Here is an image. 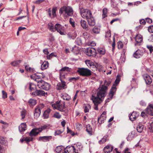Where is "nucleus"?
I'll list each match as a JSON object with an SVG mask.
<instances>
[{"label": "nucleus", "instance_id": "69168bd1", "mask_svg": "<svg viewBox=\"0 0 153 153\" xmlns=\"http://www.w3.org/2000/svg\"><path fill=\"white\" fill-rule=\"evenodd\" d=\"M147 47L149 50L150 53H152V52H153V47L152 46V45H147Z\"/></svg>", "mask_w": 153, "mask_h": 153}, {"label": "nucleus", "instance_id": "a18cd8bd", "mask_svg": "<svg viewBox=\"0 0 153 153\" xmlns=\"http://www.w3.org/2000/svg\"><path fill=\"white\" fill-rule=\"evenodd\" d=\"M57 10L56 7H55L53 8L52 10V15L53 17H54L56 16V11Z\"/></svg>", "mask_w": 153, "mask_h": 153}, {"label": "nucleus", "instance_id": "338daca9", "mask_svg": "<svg viewBox=\"0 0 153 153\" xmlns=\"http://www.w3.org/2000/svg\"><path fill=\"white\" fill-rule=\"evenodd\" d=\"M63 99L64 100H69L71 99V97L68 95H67L65 96H63Z\"/></svg>", "mask_w": 153, "mask_h": 153}, {"label": "nucleus", "instance_id": "de8ad7c7", "mask_svg": "<svg viewBox=\"0 0 153 153\" xmlns=\"http://www.w3.org/2000/svg\"><path fill=\"white\" fill-rule=\"evenodd\" d=\"M76 44L78 45H81L82 44V41L80 38H77L75 41Z\"/></svg>", "mask_w": 153, "mask_h": 153}, {"label": "nucleus", "instance_id": "9b49d317", "mask_svg": "<svg viewBox=\"0 0 153 153\" xmlns=\"http://www.w3.org/2000/svg\"><path fill=\"white\" fill-rule=\"evenodd\" d=\"M61 82L58 83L56 86V88L58 90H61L67 88L66 82L65 81H60Z\"/></svg>", "mask_w": 153, "mask_h": 153}, {"label": "nucleus", "instance_id": "f3484780", "mask_svg": "<svg viewBox=\"0 0 153 153\" xmlns=\"http://www.w3.org/2000/svg\"><path fill=\"white\" fill-rule=\"evenodd\" d=\"M139 115V113L138 112L133 111L131 115H129V119L131 121H133L136 119Z\"/></svg>", "mask_w": 153, "mask_h": 153}, {"label": "nucleus", "instance_id": "ea45409f", "mask_svg": "<svg viewBox=\"0 0 153 153\" xmlns=\"http://www.w3.org/2000/svg\"><path fill=\"white\" fill-rule=\"evenodd\" d=\"M140 50L137 51L133 54L134 56L136 58H139L141 56L140 53Z\"/></svg>", "mask_w": 153, "mask_h": 153}, {"label": "nucleus", "instance_id": "b1692460", "mask_svg": "<svg viewBox=\"0 0 153 153\" xmlns=\"http://www.w3.org/2000/svg\"><path fill=\"white\" fill-rule=\"evenodd\" d=\"M27 125L25 123H22L19 127V131L21 132H23L25 130Z\"/></svg>", "mask_w": 153, "mask_h": 153}, {"label": "nucleus", "instance_id": "f257e3e1", "mask_svg": "<svg viewBox=\"0 0 153 153\" xmlns=\"http://www.w3.org/2000/svg\"><path fill=\"white\" fill-rule=\"evenodd\" d=\"M111 83L110 80H105L103 85H102L100 88L97 89V96L93 95H92L91 99L94 104V109L96 110H98V106L102 101V98L105 96V93L108 89L107 86H109Z\"/></svg>", "mask_w": 153, "mask_h": 153}, {"label": "nucleus", "instance_id": "c9c22d12", "mask_svg": "<svg viewBox=\"0 0 153 153\" xmlns=\"http://www.w3.org/2000/svg\"><path fill=\"white\" fill-rule=\"evenodd\" d=\"M25 68L26 71L30 72L32 73L34 72V68L29 67V65H25Z\"/></svg>", "mask_w": 153, "mask_h": 153}, {"label": "nucleus", "instance_id": "7ed1b4c3", "mask_svg": "<svg viewBox=\"0 0 153 153\" xmlns=\"http://www.w3.org/2000/svg\"><path fill=\"white\" fill-rule=\"evenodd\" d=\"M59 13L61 14H63L65 19L69 16H72L73 13L72 8L68 6H64L61 7L59 10Z\"/></svg>", "mask_w": 153, "mask_h": 153}, {"label": "nucleus", "instance_id": "2eb2a0df", "mask_svg": "<svg viewBox=\"0 0 153 153\" xmlns=\"http://www.w3.org/2000/svg\"><path fill=\"white\" fill-rule=\"evenodd\" d=\"M143 77L147 85H150L152 82V79L149 75L147 74H145L143 76Z\"/></svg>", "mask_w": 153, "mask_h": 153}, {"label": "nucleus", "instance_id": "9d476101", "mask_svg": "<svg viewBox=\"0 0 153 153\" xmlns=\"http://www.w3.org/2000/svg\"><path fill=\"white\" fill-rule=\"evenodd\" d=\"M33 97L37 96H45V92L42 90L36 89L35 91H33L30 93Z\"/></svg>", "mask_w": 153, "mask_h": 153}, {"label": "nucleus", "instance_id": "603ef678", "mask_svg": "<svg viewBox=\"0 0 153 153\" xmlns=\"http://www.w3.org/2000/svg\"><path fill=\"white\" fill-rule=\"evenodd\" d=\"M53 117L57 119H60L61 116L58 112H56L54 114Z\"/></svg>", "mask_w": 153, "mask_h": 153}, {"label": "nucleus", "instance_id": "5fc2aeb1", "mask_svg": "<svg viewBox=\"0 0 153 153\" xmlns=\"http://www.w3.org/2000/svg\"><path fill=\"white\" fill-rule=\"evenodd\" d=\"M111 31L110 30L108 31L106 33L105 35V37L109 39V38L111 37Z\"/></svg>", "mask_w": 153, "mask_h": 153}, {"label": "nucleus", "instance_id": "3c124183", "mask_svg": "<svg viewBox=\"0 0 153 153\" xmlns=\"http://www.w3.org/2000/svg\"><path fill=\"white\" fill-rule=\"evenodd\" d=\"M53 56L56 57V56L55 55L54 53H52L49 55H48L47 56V58L48 59H50Z\"/></svg>", "mask_w": 153, "mask_h": 153}, {"label": "nucleus", "instance_id": "c03bdc74", "mask_svg": "<svg viewBox=\"0 0 153 153\" xmlns=\"http://www.w3.org/2000/svg\"><path fill=\"white\" fill-rule=\"evenodd\" d=\"M49 128V126L47 125H45L41 126V128H38L39 131L41 132L43 130L47 129Z\"/></svg>", "mask_w": 153, "mask_h": 153}, {"label": "nucleus", "instance_id": "052dcab7", "mask_svg": "<svg viewBox=\"0 0 153 153\" xmlns=\"http://www.w3.org/2000/svg\"><path fill=\"white\" fill-rule=\"evenodd\" d=\"M2 97L3 99H5L7 97V93L4 91L2 90Z\"/></svg>", "mask_w": 153, "mask_h": 153}, {"label": "nucleus", "instance_id": "72a5a7b5", "mask_svg": "<svg viewBox=\"0 0 153 153\" xmlns=\"http://www.w3.org/2000/svg\"><path fill=\"white\" fill-rule=\"evenodd\" d=\"M80 24L82 27L84 29H86L88 27V25L85 20H81Z\"/></svg>", "mask_w": 153, "mask_h": 153}, {"label": "nucleus", "instance_id": "473e14b6", "mask_svg": "<svg viewBox=\"0 0 153 153\" xmlns=\"http://www.w3.org/2000/svg\"><path fill=\"white\" fill-rule=\"evenodd\" d=\"M59 79L60 81H65L66 80L65 73L64 72H59Z\"/></svg>", "mask_w": 153, "mask_h": 153}, {"label": "nucleus", "instance_id": "bf43d9fd", "mask_svg": "<svg viewBox=\"0 0 153 153\" xmlns=\"http://www.w3.org/2000/svg\"><path fill=\"white\" fill-rule=\"evenodd\" d=\"M106 138L104 137L102 138L101 140L99 141V143L100 144H102L105 142L106 141Z\"/></svg>", "mask_w": 153, "mask_h": 153}, {"label": "nucleus", "instance_id": "bb28decb", "mask_svg": "<svg viewBox=\"0 0 153 153\" xmlns=\"http://www.w3.org/2000/svg\"><path fill=\"white\" fill-rule=\"evenodd\" d=\"M68 38L70 39H74L76 37L77 34L76 33L71 32L68 33L67 34Z\"/></svg>", "mask_w": 153, "mask_h": 153}, {"label": "nucleus", "instance_id": "a211bd4d", "mask_svg": "<svg viewBox=\"0 0 153 153\" xmlns=\"http://www.w3.org/2000/svg\"><path fill=\"white\" fill-rule=\"evenodd\" d=\"M51 139L52 136H40L39 137L38 140L43 142H47L49 141Z\"/></svg>", "mask_w": 153, "mask_h": 153}, {"label": "nucleus", "instance_id": "09e8293b", "mask_svg": "<svg viewBox=\"0 0 153 153\" xmlns=\"http://www.w3.org/2000/svg\"><path fill=\"white\" fill-rule=\"evenodd\" d=\"M123 44L121 41H119L117 42V47L119 49H121L123 48Z\"/></svg>", "mask_w": 153, "mask_h": 153}, {"label": "nucleus", "instance_id": "412c9836", "mask_svg": "<svg viewBox=\"0 0 153 153\" xmlns=\"http://www.w3.org/2000/svg\"><path fill=\"white\" fill-rule=\"evenodd\" d=\"M69 153H76V149L73 146H68L66 148Z\"/></svg>", "mask_w": 153, "mask_h": 153}, {"label": "nucleus", "instance_id": "e2e57ef3", "mask_svg": "<svg viewBox=\"0 0 153 153\" xmlns=\"http://www.w3.org/2000/svg\"><path fill=\"white\" fill-rule=\"evenodd\" d=\"M76 128L78 130H79L82 128V125L81 124L77 123L76 124Z\"/></svg>", "mask_w": 153, "mask_h": 153}, {"label": "nucleus", "instance_id": "393cba45", "mask_svg": "<svg viewBox=\"0 0 153 153\" xmlns=\"http://www.w3.org/2000/svg\"><path fill=\"white\" fill-rule=\"evenodd\" d=\"M33 140V138L32 137H23L22 139L20 140V142L21 143H22L23 141H25L27 143H28L29 142L32 141Z\"/></svg>", "mask_w": 153, "mask_h": 153}, {"label": "nucleus", "instance_id": "49530a36", "mask_svg": "<svg viewBox=\"0 0 153 153\" xmlns=\"http://www.w3.org/2000/svg\"><path fill=\"white\" fill-rule=\"evenodd\" d=\"M63 149V147L62 146H58L56 148L55 151L56 152L59 153L61 152Z\"/></svg>", "mask_w": 153, "mask_h": 153}, {"label": "nucleus", "instance_id": "4d7b16f0", "mask_svg": "<svg viewBox=\"0 0 153 153\" xmlns=\"http://www.w3.org/2000/svg\"><path fill=\"white\" fill-rule=\"evenodd\" d=\"M79 79V77H71L69 79V80L71 82L75 81L76 80H78Z\"/></svg>", "mask_w": 153, "mask_h": 153}, {"label": "nucleus", "instance_id": "f704fd0d", "mask_svg": "<svg viewBox=\"0 0 153 153\" xmlns=\"http://www.w3.org/2000/svg\"><path fill=\"white\" fill-rule=\"evenodd\" d=\"M71 71V68H69L68 67H65L62 68V69L59 70V72H64L65 73V71L70 72Z\"/></svg>", "mask_w": 153, "mask_h": 153}, {"label": "nucleus", "instance_id": "cd10ccee", "mask_svg": "<svg viewBox=\"0 0 153 153\" xmlns=\"http://www.w3.org/2000/svg\"><path fill=\"white\" fill-rule=\"evenodd\" d=\"M37 103L36 100L32 99H30L28 102V105L30 106H34Z\"/></svg>", "mask_w": 153, "mask_h": 153}, {"label": "nucleus", "instance_id": "58836bf2", "mask_svg": "<svg viewBox=\"0 0 153 153\" xmlns=\"http://www.w3.org/2000/svg\"><path fill=\"white\" fill-rule=\"evenodd\" d=\"M22 62L21 60H18L14 61L12 62L11 63V64L13 66H16L19 65Z\"/></svg>", "mask_w": 153, "mask_h": 153}, {"label": "nucleus", "instance_id": "2f4dec72", "mask_svg": "<svg viewBox=\"0 0 153 153\" xmlns=\"http://www.w3.org/2000/svg\"><path fill=\"white\" fill-rule=\"evenodd\" d=\"M0 143L4 145H7V141L5 137L0 136Z\"/></svg>", "mask_w": 153, "mask_h": 153}, {"label": "nucleus", "instance_id": "680f3d73", "mask_svg": "<svg viewBox=\"0 0 153 153\" xmlns=\"http://www.w3.org/2000/svg\"><path fill=\"white\" fill-rule=\"evenodd\" d=\"M69 22L72 26L74 27L75 26L74 21V20L71 18H70L69 19Z\"/></svg>", "mask_w": 153, "mask_h": 153}, {"label": "nucleus", "instance_id": "0e129e2a", "mask_svg": "<svg viewBox=\"0 0 153 153\" xmlns=\"http://www.w3.org/2000/svg\"><path fill=\"white\" fill-rule=\"evenodd\" d=\"M45 1V0H37L34 1L33 3L36 4H39Z\"/></svg>", "mask_w": 153, "mask_h": 153}, {"label": "nucleus", "instance_id": "c85d7f7f", "mask_svg": "<svg viewBox=\"0 0 153 153\" xmlns=\"http://www.w3.org/2000/svg\"><path fill=\"white\" fill-rule=\"evenodd\" d=\"M51 111V109L49 108H48L45 111L43 114V116L44 119H47L49 117V115Z\"/></svg>", "mask_w": 153, "mask_h": 153}, {"label": "nucleus", "instance_id": "423d86ee", "mask_svg": "<svg viewBox=\"0 0 153 153\" xmlns=\"http://www.w3.org/2000/svg\"><path fill=\"white\" fill-rule=\"evenodd\" d=\"M80 13L82 16L86 19L93 16L91 11L88 9L82 8L80 9Z\"/></svg>", "mask_w": 153, "mask_h": 153}, {"label": "nucleus", "instance_id": "6ab92c4d", "mask_svg": "<svg viewBox=\"0 0 153 153\" xmlns=\"http://www.w3.org/2000/svg\"><path fill=\"white\" fill-rule=\"evenodd\" d=\"M105 50L103 48H98L96 51L97 54H99L100 56H102L105 53Z\"/></svg>", "mask_w": 153, "mask_h": 153}, {"label": "nucleus", "instance_id": "20e7f679", "mask_svg": "<svg viewBox=\"0 0 153 153\" xmlns=\"http://www.w3.org/2000/svg\"><path fill=\"white\" fill-rule=\"evenodd\" d=\"M120 76H121L119 75H118L117 76L116 79L110 90V91L109 93L108 96L109 98H110L111 99L112 98L114 95L116 91L117 88L116 87L117 85L120 82Z\"/></svg>", "mask_w": 153, "mask_h": 153}, {"label": "nucleus", "instance_id": "13d9d810", "mask_svg": "<svg viewBox=\"0 0 153 153\" xmlns=\"http://www.w3.org/2000/svg\"><path fill=\"white\" fill-rule=\"evenodd\" d=\"M35 80L38 82V84H39L40 82H42V81H43L42 80V79L41 78H39L38 77V76H36L35 78Z\"/></svg>", "mask_w": 153, "mask_h": 153}, {"label": "nucleus", "instance_id": "a19ab883", "mask_svg": "<svg viewBox=\"0 0 153 153\" xmlns=\"http://www.w3.org/2000/svg\"><path fill=\"white\" fill-rule=\"evenodd\" d=\"M100 29L97 27L95 26L92 30V31L95 34H98L100 33Z\"/></svg>", "mask_w": 153, "mask_h": 153}, {"label": "nucleus", "instance_id": "4c0bfd02", "mask_svg": "<svg viewBox=\"0 0 153 153\" xmlns=\"http://www.w3.org/2000/svg\"><path fill=\"white\" fill-rule=\"evenodd\" d=\"M144 126L140 123H139L137 127V129L138 132L141 133L143 129Z\"/></svg>", "mask_w": 153, "mask_h": 153}, {"label": "nucleus", "instance_id": "39448f33", "mask_svg": "<svg viewBox=\"0 0 153 153\" xmlns=\"http://www.w3.org/2000/svg\"><path fill=\"white\" fill-rule=\"evenodd\" d=\"M79 74L84 76H88L91 75L92 72L89 69L83 68H79L77 70Z\"/></svg>", "mask_w": 153, "mask_h": 153}, {"label": "nucleus", "instance_id": "6e6552de", "mask_svg": "<svg viewBox=\"0 0 153 153\" xmlns=\"http://www.w3.org/2000/svg\"><path fill=\"white\" fill-rule=\"evenodd\" d=\"M37 86L39 88L46 91L49 90L50 88V85L43 80L42 81V82H40L39 84H38Z\"/></svg>", "mask_w": 153, "mask_h": 153}, {"label": "nucleus", "instance_id": "0eeeda50", "mask_svg": "<svg viewBox=\"0 0 153 153\" xmlns=\"http://www.w3.org/2000/svg\"><path fill=\"white\" fill-rule=\"evenodd\" d=\"M85 52L86 55L89 56H95L97 55L96 51L93 48H87L86 49Z\"/></svg>", "mask_w": 153, "mask_h": 153}, {"label": "nucleus", "instance_id": "4468645a", "mask_svg": "<svg viewBox=\"0 0 153 153\" xmlns=\"http://www.w3.org/2000/svg\"><path fill=\"white\" fill-rule=\"evenodd\" d=\"M38 128L33 129L29 133V135L32 137V136H36L40 132Z\"/></svg>", "mask_w": 153, "mask_h": 153}, {"label": "nucleus", "instance_id": "ddd939ff", "mask_svg": "<svg viewBox=\"0 0 153 153\" xmlns=\"http://www.w3.org/2000/svg\"><path fill=\"white\" fill-rule=\"evenodd\" d=\"M105 111H103L102 114L101 115L100 117L98 118V122L100 124H101L104 123V120H106V116Z\"/></svg>", "mask_w": 153, "mask_h": 153}, {"label": "nucleus", "instance_id": "f8f14e48", "mask_svg": "<svg viewBox=\"0 0 153 153\" xmlns=\"http://www.w3.org/2000/svg\"><path fill=\"white\" fill-rule=\"evenodd\" d=\"M143 40L142 36L140 34H137L135 37V40L136 42L135 44V45H140Z\"/></svg>", "mask_w": 153, "mask_h": 153}, {"label": "nucleus", "instance_id": "774afa93", "mask_svg": "<svg viewBox=\"0 0 153 153\" xmlns=\"http://www.w3.org/2000/svg\"><path fill=\"white\" fill-rule=\"evenodd\" d=\"M148 30L149 32L153 33V26H149L148 27Z\"/></svg>", "mask_w": 153, "mask_h": 153}, {"label": "nucleus", "instance_id": "1a4fd4ad", "mask_svg": "<svg viewBox=\"0 0 153 153\" xmlns=\"http://www.w3.org/2000/svg\"><path fill=\"white\" fill-rule=\"evenodd\" d=\"M55 30L59 32L61 35H64V27L61 25L56 23L55 25Z\"/></svg>", "mask_w": 153, "mask_h": 153}, {"label": "nucleus", "instance_id": "7c9ffc66", "mask_svg": "<svg viewBox=\"0 0 153 153\" xmlns=\"http://www.w3.org/2000/svg\"><path fill=\"white\" fill-rule=\"evenodd\" d=\"M48 28L51 31H55V26L51 22H50L48 25Z\"/></svg>", "mask_w": 153, "mask_h": 153}, {"label": "nucleus", "instance_id": "6e6d98bb", "mask_svg": "<svg viewBox=\"0 0 153 153\" xmlns=\"http://www.w3.org/2000/svg\"><path fill=\"white\" fill-rule=\"evenodd\" d=\"M133 137V135L132 133H130L129 134L127 139L128 140L131 141V140Z\"/></svg>", "mask_w": 153, "mask_h": 153}, {"label": "nucleus", "instance_id": "f03ea898", "mask_svg": "<svg viewBox=\"0 0 153 153\" xmlns=\"http://www.w3.org/2000/svg\"><path fill=\"white\" fill-rule=\"evenodd\" d=\"M52 106L54 109H56L60 111L64 112L65 113V114H63L64 115H68V110H64L65 108L64 102H62L61 101H57L55 103L52 104Z\"/></svg>", "mask_w": 153, "mask_h": 153}, {"label": "nucleus", "instance_id": "c756f323", "mask_svg": "<svg viewBox=\"0 0 153 153\" xmlns=\"http://www.w3.org/2000/svg\"><path fill=\"white\" fill-rule=\"evenodd\" d=\"M49 63L47 61H44L41 65V69L43 70L47 68L48 66Z\"/></svg>", "mask_w": 153, "mask_h": 153}, {"label": "nucleus", "instance_id": "dca6fc26", "mask_svg": "<svg viewBox=\"0 0 153 153\" xmlns=\"http://www.w3.org/2000/svg\"><path fill=\"white\" fill-rule=\"evenodd\" d=\"M146 113L153 116V104H149L146 110Z\"/></svg>", "mask_w": 153, "mask_h": 153}, {"label": "nucleus", "instance_id": "864d4df0", "mask_svg": "<svg viewBox=\"0 0 153 153\" xmlns=\"http://www.w3.org/2000/svg\"><path fill=\"white\" fill-rule=\"evenodd\" d=\"M86 64L87 66L89 67H91L93 65V63L89 60H86L85 61Z\"/></svg>", "mask_w": 153, "mask_h": 153}, {"label": "nucleus", "instance_id": "4be33fe9", "mask_svg": "<svg viewBox=\"0 0 153 153\" xmlns=\"http://www.w3.org/2000/svg\"><path fill=\"white\" fill-rule=\"evenodd\" d=\"M41 113V110L38 109L37 108L35 109V111L34 114V116L35 118H38L40 115Z\"/></svg>", "mask_w": 153, "mask_h": 153}, {"label": "nucleus", "instance_id": "aec40b11", "mask_svg": "<svg viewBox=\"0 0 153 153\" xmlns=\"http://www.w3.org/2000/svg\"><path fill=\"white\" fill-rule=\"evenodd\" d=\"M89 25L93 26L95 24V20L93 16L87 19Z\"/></svg>", "mask_w": 153, "mask_h": 153}, {"label": "nucleus", "instance_id": "a878e982", "mask_svg": "<svg viewBox=\"0 0 153 153\" xmlns=\"http://www.w3.org/2000/svg\"><path fill=\"white\" fill-rule=\"evenodd\" d=\"M86 131L88 134L90 135H91L93 133V129L91 126L88 124L86 126Z\"/></svg>", "mask_w": 153, "mask_h": 153}, {"label": "nucleus", "instance_id": "79ce46f5", "mask_svg": "<svg viewBox=\"0 0 153 153\" xmlns=\"http://www.w3.org/2000/svg\"><path fill=\"white\" fill-rule=\"evenodd\" d=\"M91 106L90 104H87L85 105L84 108V111L85 113H87L89 111V109L91 108Z\"/></svg>", "mask_w": 153, "mask_h": 153}, {"label": "nucleus", "instance_id": "5701e85b", "mask_svg": "<svg viewBox=\"0 0 153 153\" xmlns=\"http://www.w3.org/2000/svg\"><path fill=\"white\" fill-rule=\"evenodd\" d=\"M113 149L112 146H107L104 148V151L105 153H109L111 152Z\"/></svg>", "mask_w": 153, "mask_h": 153}, {"label": "nucleus", "instance_id": "e433bc0d", "mask_svg": "<svg viewBox=\"0 0 153 153\" xmlns=\"http://www.w3.org/2000/svg\"><path fill=\"white\" fill-rule=\"evenodd\" d=\"M29 88L31 91H34L37 88L36 85L31 83H29Z\"/></svg>", "mask_w": 153, "mask_h": 153}, {"label": "nucleus", "instance_id": "37998d69", "mask_svg": "<svg viewBox=\"0 0 153 153\" xmlns=\"http://www.w3.org/2000/svg\"><path fill=\"white\" fill-rule=\"evenodd\" d=\"M102 18H104L107 16V9L106 8H104L102 10Z\"/></svg>", "mask_w": 153, "mask_h": 153}, {"label": "nucleus", "instance_id": "8fccbe9b", "mask_svg": "<svg viewBox=\"0 0 153 153\" xmlns=\"http://www.w3.org/2000/svg\"><path fill=\"white\" fill-rule=\"evenodd\" d=\"M26 111L25 109H23L21 112V115L22 117V119H23L26 114Z\"/></svg>", "mask_w": 153, "mask_h": 153}]
</instances>
